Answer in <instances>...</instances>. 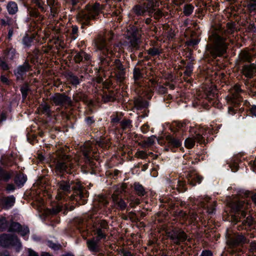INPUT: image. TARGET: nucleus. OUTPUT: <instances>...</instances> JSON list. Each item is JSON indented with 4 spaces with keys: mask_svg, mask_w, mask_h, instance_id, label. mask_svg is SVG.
I'll return each mask as SVG.
<instances>
[{
    "mask_svg": "<svg viewBox=\"0 0 256 256\" xmlns=\"http://www.w3.org/2000/svg\"><path fill=\"white\" fill-rule=\"evenodd\" d=\"M148 54L152 56L159 55L162 53L161 50L156 48H151L147 50Z\"/></svg>",
    "mask_w": 256,
    "mask_h": 256,
    "instance_id": "nucleus-39",
    "label": "nucleus"
},
{
    "mask_svg": "<svg viewBox=\"0 0 256 256\" xmlns=\"http://www.w3.org/2000/svg\"><path fill=\"white\" fill-rule=\"evenodd\" d=\"M155 139L156 136H154L148 137L146 140H145L144 141V146H150L154 144Z\"/></svg>",
    "mask_w": 256,
    "mask_h": 256,
    "instance_id": "nucleus-43",
    "label": "nucleus"
},
{
    "mask_svg": "<svg viewBox=\"0 0 256 256\" xmlns=\"http://www.w3.org/2000/svg\"><path fill=\"white\" fill-rule=\"evenodd\" d=\"M158 6V0H146L142 4H136L132 8V12L138 16H144L147 13L152 16L155 12V8Z\"/></svg>",
    "mask_w": 256,
    "mask_h": 256,
    "instance_id": "nucleus-5",
    "label": "nucleus"
},
{
    "mask_svg": "<svg viewBox=\"0 0 256 256\" xmlns=\"http://www.w3.org/2000/svg\"><path fill=\"white\" fill-rule=\"evenodd\" d=\"M188 182L192 186H195L196 184L201 183L203 178L199 175L195 170H192L188 172L186 175Z\"/></svg>",
    "mask_w": 256,
    "mask_h": 256,
    "instance_id": "nucleus-15",
    "label": "nucleus"
},
{
    "mask_svg": "<svg viewBox=\"0 0 256 256\" xmlns=\"http://www.w3.org/2000/svg\"><path fill=\"white\" fill-rule=\"evenodd\" d=\"M16 54V50L14 48H10L8 51L7 56L10 58L12 59L14 58Z\"/></svg>",
    "mask_w": 256,
    "mask_h": 256,
    "instance_id": "nucleus-54",
    "label": "nucleus"
},
{
    "mask_svg": "<svg viewBox=\"0 0 256 256\" xmlns=\"http://www.w3.org/2000/svg\"><path fill=\"white\" fill-rule=\"evenodd\" d=\"M120 126L124 130H130L132 127V121L130 120H124L120 122Z\"/></svg>",
    "mask_w": 256,
    "mask_h": 256,
    "instance_id": "nucleus-38",
    "label": "nucleus"
},
{
    "mask_svg": "<svg viewBox=\"0 0 256 256\" xmlns=\"http://www.w3.org/2000/svg\"><path fill=\"white\" fill-rule=\"evenodd\" d=\"M114 36V34L111 31L106 32L104 37L98 36L95 40V46L97 48L102 51V54L106 56L110 57L113 55V51L106 44V40L110 41Z\"/></svg>",
    "mask_w": 256,
    "mask_h": 256,
    "instance_id": "nucleus-7",
    "label": "nucleus"
},
{
    "mask_svg": "<svg viewBox=\"0 0 256 256\" xmlns=\"http://www.w3.org/2000/svg\"><path fill=\"white\" fill-rule=\"evenodd\" d=\"M78 160L69 156L62 154L60 155L56 164V172L57 174L62 173L72 174L77 166Z\"/></svg>",
    "mask_w": 256,
    "mask_h": 256,
    "instance_id": "nucleus-4",
    "label": "nucleus"
},
{
    "mask_svg": "<svg viewBox=\"0 0 256 256\" xmlns=\"http://www.w3.org/2000/svg\"><path fill=\"white\" fill-rule=\"evenodd\" d=\"M163 13L160 9L156 10L154 14V17L156 20H159L163 16Z\"/></svg>",
    "mask_w": 256,
    "mask_h": 256,
    "instance_id": "nucleus-58",
    "label": "nucleus"
},
{
    "mask_svg": "<svg viewBox=\"0 0 256 256\" xmlns=\"http://www.w3.org/2000/svg\"><path fill=\"white\" fill-rule=\"evenodd\" d=\"M103 8L102 5L98 2L87 4L84 10L78 14L76 20L81 23L82 28L84 26H90V21L95 20Z\"/></svg>",
    "mask_w": 256,
    "mask_h": 256,
    "instance_id": "nucleus-3",
    "label": "nucleus"
},
{
    "mask_svg": "<svg viewBox=\"0 0 256 256\" xmlns=\"http://www.w3.org/2000/svg\"><path fill=\"white\" fill-rule=\"evenodd\" d=\"M193 70V66L192 64L187 65L186 67V70L184 72V78H185V76L188 77L190 76L192 74Z\"/></svg>",
    "mask_w": 256,
    "mask_h": 256,
    "instance_id": "nucleus-44",
    "label": "nucleus"
},
{
    "mask_svg": "<svg viewBox=\"0 0 256 256\" xmlns=\"http://www.w3.org/2000/svg\"><path fill=\"white\" fill-rule=\"evenodd\" d=\"M246 242V239L242 234H234L228 238L227 244L230 246H234Z\"/></svg>",
    "mask_w": 256,
    "mask_h": 256,
    "instance_id": "nucleus-16",
    "label": "nucleus"
},
{
    "mask_svg": "<svg viewBox=\"0 0 256 256\" xmlns=\"http://www.w3.org/2000/svg\"><path fill=\"white\" fill-rule=\"evenodd\" d=\"M94 234L96 235V240L100 241L102 238H106V231L102 230L100 227H96L94 230Z\"/></svg>",
    "mask_w": 256,
    "mask_h": 256,
    "instance_id": "nucleus-30",
    "label": "nucleus"
},
{
    "mask_svg": "<svg viewBox=\"0 0 256 256\" xmlns=\"http://www.w3.org/2000/svg\"><path fill=\"white\" fill-rule=\"evenodd\" d=\"M216 92V89L212 88H211L206 90L205 91L206 98L210 102H211L212 100H214L217 98Z\"/></svg>",
    "mask_w": 256,
    "mask_h": 256,
    "instance_id": "nucleus-27",
    "label": "nucleus"
},
{
    "mask_svg": "<svg viewBox=\"0 0 256 256\" xmlns=\"http://www.w3.org/2000/svg\"><path fill=\"white\" fill-rule=\"evenodd\" d=\"M140 202L139 199L136 198V199L134 200H132L130 201V206L132 208H134L136 206L140 204Z\"/></svg>",
    "mask_w": 256,
    "mask_h": 256,
    "instance_id": "nucleus-62",
    "label": "nucleus"
},
{
    "mask_svg": "<svg viewBox=\"0 0 256 256\" xmlns=\"http://www.w3.org/2000/svg\"><path fill=\"white\" fill-rule=\"evenodd\" d=\"M8 11L10 14H14L18 10L17 4L13 2H9L6 6Z\"/></svg>",
    "mask_w": 256,
    "mask_h": 256,
    "instance_id": "nucleus-31",
    "label": "nucleus"
},
{
    "mask_svg": "<svg viewBox=\"0 0 256 256\" xmlns=\"http://www.w3.org/2000/svg\"><path fill=\"white\" fill-rule=\"evenodd\" d=\"M127 204L124 200L122 198H120L117 202L114 204L112 206V209L116 208H117L121 210H124L126 208Z\"/></svg>",
    "mask_w": 256,
    "mask_h": 256,
    "instance_id": "nucleus-34",
    "label": "nucleus"
},
{
    "mask_svg": "<svg viewBox=\"0 0 256 256\" xmlns=\"http://www.w3.org/2000/svg\"><path fill=\"white\" fill-rule=\"evenodd\" d=\"M88 60L90 58V56L84 51L76 52L74 57V60L76 63H80L83 60Z\"/></svg>",
    "mask_w": 256,
    "mask_h": 256,
    "instance_id": "nucleus-25",
    "label": "nucleus"
},
{
    "mask_svg": "<svg viewBox=\"0 0 256 256\" xmlns=\"http://www.w3.org/2000/svg\"><path fill=\"white\" fill-rule=\"evenodd\" d=\"M194 6L192 4H186L183 8V13L186 16L192 14L194 10Z\"/></svg>",
    "mask_w": 256,
    "mask_h": 256,
    "instance_id": "nucleus-35",
    "label": "nucleus"
},
{
    "mask_svg": "<svg viewBox=\"0 0 256 256\" xmlns=\"http://www.w3.org/2000/svg\"><path fill=\"white\" fill-rule=\"evenodd\" d=\"M13 175V171L10 170L7 172L0 168V180L8 182Z\"/></svg>",
    "mask_w": 256,
    "mask_h": 256,
    "instance_id": "nucleus-26",
    "label": "nucleus"
},
{
    "mask_svg": "<svg viewBox=\"0 0 256 256\" xmlns=\"http://www.w3.org/2000/svg\"><path fill=\"white\" fill-rule=\"evenodd\" d=\"M31 1L32 2L36 4L38 6L42 12L46 11V8L44 6V3L41 2L40 0H31Z\"/></svg>",
    "mask_w": 256,
    "mask_h": 256,
    "instance_id": "nucleus-48",
    "label": "nucleus"
},
{
    "mask_svg": "<svg viewBox=\"0 0 256 256\" xmlns=\"http://www.w3.org/2000/svg\"><path fill=\"white\" fill-rule=\"evenodd\" d=\"M10 245L20 246V242L16 236L3 234L0 236V246L7 247Z\"/></svg>",
    "mask_w": 256,
    "mask_h": 256,
    "instance_id": "nucleus-12",
    "label": "nucleus"
},
{
    "mask_svg": "<svg viewBox=\"0 0 256 256\" xmlns=\"http://www.w3.org/2000/svg\"><path fill=\"white\" fill-rule=\"evenodd\" d=\"M242 90L239 85L236 84L230 89L229 94L226 98L228 102L234 106L238 104L242 101V97L240 96Z\"/></svg>",
    "mask_w": 256,
    "mask_h": 256,
    "instance_id": "nucleus-10",
    "label": "nucleus"
},
{
    "mask_svg": "<svg viewBox=\"0 0 256 256\" xmlns=\"http://www.w3.org/2000/svg\"><path fill=\"white\" fill-rule=\"evenodd\" d=\"M247 7L250 12H256V0H249Z\"/></svg>",
    "mask_w": 256,
    "mask_h": 256,
    "instance_id": "nucleus-40",
    "label": "nucleus"
},
{
    "mask_svg": "<svg viewBox=\"0 0 256 256\" xmlns=\"http://www.w3.org/2000/svg\"><path fill=\"white\" fill-rule=\"evenodd\" d=\"M250 251L251 253L256 254V242L252 241L250 243Z\"/></svg>",
    "mask_w": 256,
    "mask_h": 256,
    "instance_id": "nucleus-56",
    "label": "nucleus"
},
{
    "mask_svg": "<svg viewBox=\"0 0 256 256\" xmlns=\"http://www.w3.org/2000/svg\"><path fill=\"white\" fill-rule=\"evenodd\" d=\"M50 8L51 14L52 16L53 17L55 16V15L58 12V6H57V5H55L54 6H52L50 7Z\"/></svg>",
    "mask_w": 256,
    "mask_h": 256,
    "instance_id": "nucleus-61",
    "label": "nucleus"
},
{
    "mask_svg": "<svg viewBox=\"0 0 256 256\" xmlns=\"http://www.w3.org/2000/svg\"><path fill=\"white\" fill-rule=\"evenodd\" d=\"M256 70V66L254 64H252L250 65H246L243 67L242 74H243L249 78H252Z\"/></svg>",
    "mask_w": 256,
    "mask_h": 256,
    "instance_id": "nucleus-21",
    "label": "nucleus"
},
{
    "mask_svg": "<svg viewBox=\"0 0 256 256\" xmlns=\"http://www.w3.org/2000/svg\"><path fill=\"white\" fill-rule=\"evenodd\" d=\"M254 220L252 216H248L246 219L242 222V224L244 226H250L253 224Z\"/></svg>",
    "mask_w": 256,
    "mask_h": 256,
    "instance_id": "nucleus-51",
    "label": "nucleus"
},
{
    "mask_svg": "<svg viewBox=\"0 0 256 256\" xmlns=\"http://www.w3.org/2000/svg\"><path fill=\"white\" fill-rule=\"evenodd\" d=\"M18 232H19L22 236H25L29 233V229L28 227L26 226H21V228L18 230Z\"/></svg>",
    "mask_w": 256,
    "mask_h": 256,
    "instance_id": "nucleus-53",
    "label": "nucleus"
},
{
    "mask_svg": "<svg viewBox=\"0 0 256 256\" xmlns=\"http://www.w3.org/2000/svg\"><path fill=\"white\" fill-rule=\"evenodd\" d=\"M29 90V86L27 84H25L20 88V91L23 99H25L26 98Z\"/></svg>",
    "mask_w": 256,
    "mask_h": 256,
    "instance_id": "nucleus-42",
    "label": "nucleus"
},
{
    "mask_svg": "<svg viewBox=\"0 0 256 256\" xmlns=\"http://www.w3.org/2000/svg\"><path fill=\"white\" fill-rule=\"evenodd\" d=\"M119 192H115L112 196V199L113 202V204L117 202L120 200V198L118 197L119 195Z\"/></svg>",
    "mask_w": 256,
    "mask_h": 256,
    "instance_id": "nucleus-57",
    "label": "nucleus"
},
{
    "mask_svg": "<svg viewBox=\"0 0 256 256\" xmlns=\"http://www.w3.org/2000/svg\"><path fill=\"white\" fill-rule=\"evenodd\" d=\"M207 137L206 130L201 128L199 132L196 134L194 138H188L185 140L184 145L186 148H192L195 144L196 141L200 144L205 142V138Z\"/></svg>",
    "mask_w": 256,
    "mask_h": 256,
    "instance_id": "nucleus-11",
    "label": "nucleus"
},
{
    "mask_svg": "<svg viewBox=\"0 0 256 256\" xmlns=\"http://www.w3.org/2000/svg\"><path fill=\"white\" fill-rule=\"evenodd\" d=\"M27 10L28 16L30 17L38 18L37 20L39 21H41L43 20L44 17L40 14L37 8L28 6Z\"/></svg>",
    "mask_w": 256,
    "mask_h": 256,
    "instance_id": "nucleus-24",
    "label": "nucleus"
},
{
    "mask_svg": "<svg viewBox=\"0 0 256 256\" xmlns=\"http://www.w3.org/2000/svg\"><path fill=\"white\" fill-rule=\"evenodd\" d=\"M212 253L210 250H205L202 252L200 256H212Z\"/></svg>",
    "mask_w": 256,
    "mask_h": 256,
    "instance_id": "nucleus-64",
    "label": "nucleus"
},
{
    "mask_svg": "<svg viewBox=\"0 0 256 256\" xmlns=\"http://www.w3.org/2000/svg\"><path fill=\"white\" fill-rule=\"evenodd\" d=\"M38 111L44 114L50 116V106L46 103L41 104L38 108Z\"/></svg>",
    "mask_w": 256,
    "mask_h": 256,
    "instance_id": "nucleus-33",
    "label": "nucleus"
},
{
    "mask_svg": "<svg viewBox=\"0 0 256 256\" xmlns=\"http://www.w3.org/2000/svg\"><path fill=\"white\" fill-rule=\"evenodd\" d=\"M20 228H21V225L18 223V222H12L9 228H8V231L10 232H18V230H20Z\"/></svg>",
    "mask_w": 256,
    "mask_h": 256,
    "instance_id": "nucleus-41",
    "label": "nucleus"
},
{
    "mask_svg": "<svg viewBox=\"0 0 256 256\" xmlns=\"http://www.w3.org/2000/svg\"><path fill=\"white\" fill-rule=\"evenodd\" d=\"M142 78L140 70L138 68H134V78L135 81L140 80Z\"/></svg>",
    "mask_w": 256,
    "mask_h": 256,
    "instance_id": "nucleus-46",
    "label": "nucleus"
},
{
    "mask_svg": "<svg viewBox=\"0 0 256 256\" xmlns=\"http://www.w3.org/2000/svg\"><path fill=\"white\" fill-rule=\"evenodd\" d=\"M210 198L206 196L204 198H201L200 200V206L204 208H208V212L209 214L213 213L215 208L214 207L216 206V202L214 201L212 204H208L210 202Z\"/></svg>",
    "mask_w": 256,
    "mask_h": 256,
    "instance_id": "nucleus-18",
    "label": "nucleus"
},
{
    "mask_svg": "<svg viewBox=\"0 0 256 256\" xmlns=\"http://www.w3.org/2000/svg\"><path fill=\"white\" fill-rule=\"evenodd\" d=\"M230 206L236 213L240 215V218H244L250 212L251 204L246 198L233 200L230 203Z\"/></svg>",
    "mask_w": 256,
    "mask_h": 256,
    "instance_id": "nucleus-6",
    "label": "nucleus"
},
{
    "mask_svg": "<svg viewBox=\"0 0 256 256\" xmlns=\"http://www.w3.org/2000/svg\"><path fill=\"white\" fill-rule=\"evenodd\" d=\"M128 40L132 48L138 49L140 42L141 34L140 31L134 26L130 28L128 31Z\"/></svg>",
    "mask_w": 256,
    "mask_h": 256,
    "instance_id": "nucleus-9",
    "label": "nucleus"
},
{
    "mask_svg": "<svg viewBox=\"0 0 256 256\" xmlns=\"http://www.w3.org/2000/svg\"><path fill=\"white\" fill-rule=\"evenodd\" d=\"M8 222L5 218H0V230H4L8 227Z\"/></svg>",
    "mask_w": 256,
    "mask_h": 256,
    "instance_id": "nucleus-50",
    "label": "nucleus"
},
{
    "mask_svg": "<svg viewBox=\"0 0 256 256\" xmlns=\"http://www.w3.org/2000/svg\"><path fill=\"white\" fill-rule=\"evenodd\" d=\"M177 190L180 192H184L186 190V184L182 180L178 182Z\"/></svg>",
    "mask_w": 256,
    "mask_h": 256,
    "instance_id": "nucleus-45",
    "label": "nucleus"
},
{
    "mask_svg": "<svg viewBox=\"0 0 256 256\" xmlns=\"http://www.w3.org/2000/svg\"><path fill=\"white\" fill-rule=\"evenodd\" d=\"M62 210V206L60 205H56V206L52 208L51 210V214H57L58 212H60Z\"/></svg>",
    "mask_w": 256,
    "mask_h": 256,
    "instance_id": "nucleus-59",
    "label": "nucleus"
},
{
    "mask_svg": "<svg viewBox=\"0 0 256 256\" xmlns=\"http://www.w3.org/2000/svg\"><path fill=\"white\" fill-rule=\"evenodd\" d=\"M166 140L168 144L174 148L180 147L181 145V142L171 136H166Z\"/></svg>",
    "mask_w": 256,
    "mask_h": 256,
    "instance_id": "nucleus-29",
    "label": "nucleus"
},
{
    "mask_svg": "<svg viewBox=\"0 0 256 256\" xmlns=\"http://www.w3.org/2000/svg\"><path fill=\"white\" fill-rule=\"evenodd\" d=\"M113 66L116 76L120 82L122 81L124 78L125 70L120 61L118 59L116 60Z\"/></svg>",
    "mask_w": 256,
    "mask_h": 256,
    "instance_id": "nucleus-14",
    "label": "nucleus"
},
{
    "mask_svg": "<svg viewBox=\"0 0 256 256\" xmlns=\"http://www.w3.org/2000/svg\"><path fill=\"white\" fill-rule=\"evenodd\" d=\"M51 100L56 106H70L72 104L70 98L64 94L57 93L51 98Z\"/></svg>",
    "mask_w": 256,
    "mask_h": 256,
    "instance_id": "nucleus-13",
    "label": "nucleus"
},
{
    "mask_svg": "<svg viewBox=\"0 0 256 256\" xmlns=\"http://www.w3.org/2000/svg\"><path fill=\"white\" fill-rule=\"evenodd\" d=\"M26 176H24V174H18L15 178L14 182L15 183L19 186H22L24 183L26 181Z\"/></svg>",
    "mask_w": 256,
    "mask_h": 256,
    "instance_id": "nucleus-32",
    "label": "nucleus"
},
{
    "mask_svg": "<svg viewBox=\"0 0 256 256\" xmlns=\"http://www.w3.org/2000/svg\"><path fill=\"white\" fill-rule=\"evenodd\" d=\"M238 59L240 62H250L252 59V56L248 50H244L239 54Z\"/></svg>",
    "mask_w": 256,
    "mask_h": 256,
    "instance_id": "nucleus-20",
    "label": "nucleus"
},
{
    "mask_svg": "<svg viewBox=\"0 0 256 256\" xmlns=\"http://www.w3.org/2000/svg\"><path fill=\"white\" fill-rule=\"evenodd\" d=\"M98 242L99 241L96 240L94 238L88 240L86 241V245L88 249L92 252H99Z\"/></svg>",
    "mask_w": 256,
    "mask_h": 256,
    "instance_id": "nucleus-22",
    "label": "nucleus"
},
{
    "mask_svg": "<svg viewBox=\"0 0 256 256\" xmlns=\"http://www.w3.org/2000/svg\"><path fill=\"white\" fill-rule=\"evenodd\" d=\"M134 188L136 194L140 196H144L146 194V191L144 187L139 182H134Z\"/></svg>",
    "mask_w": 256,
    "mask_h": 256,
    "instance_id": "nucleus-28",
    "label": "nucleus"
},
{
    "mask_svg": "<svg viewBox=\"0 0 256 256\" xmlns=\"http://www.w3.org/2000/svg\"><path fill=\"white\" fill-rule=\"evenodd\" d=\"M48 245L50 248L54 250H58L61 248L60 244H54L52 242H48Z\"/></svg>",
    "mask_w": 256,
    "mask_h": 256,
    "instance_id": "nucleus-55",
    "label": "nucleus"
},
{
    "mask_svg": "<svg viewBox=\"0 0 256 256\" xmlns=\"http://www.w3.org/2000/svg\"><path fill=\"white\" fill-rule=\"evenodd\" d=\"M74 182L72 181L70 182V181H60L59 182L56 198L58 200L64 198L65 196L70 193V188H72L74 192L73 194L71 196V199L76 200V201L81 200L82 202H80V204H84L86 201V198L88 196V191L78 183H77L76 186H72Z\"/></svg>",
    "mask_w": 256,
    "mask_h": 256,
    "instance_id": "nucleus-1",
    "label": "nucleus"
},
{
    "mask_svg": "<svg viewBox=\"0 0 256 256\" xmlns=\"http://www.w3.org/2000/svg\"><path fill=\"white\" fill-rule=\"evenodd\" d=\"M72 32L70 33L72 38L76 40L78 36V27L76 26H72Z\"/></svg>",
    "mask_w": 256,
    "mask_h": 256,
    "instance_id": "nucleus-49",
    "label": "nucleus"
},
{
    "mask_svg": "<svg viewBox=\"0 0 256 256\" xmlns=\"http://www.w3.org/2000/svg\"><path fill=\"white\" fill-rule=\"evenodd\" d=\"M30 66L28 62H25L22 65L19 66L14 72L17 78L22 79V76L30 70Z\"/></svg>",
    "mask_w": 256,
    "mask_h": 256,
    "instance_id": "nucleus-19",
    "label": "nucleus"
},
{
    "mask_svg": "<svg viewBox=\"0 0 256 256\" xmlns=\"http://www.w3.org/2000/svg\"><path fill=\"white\" fill-rule=\"evenodd\" d=\"M96 227H100L101 229L106 231V230L108 228V225L105 220H100L98 222Z\"/></svg>",
    "mask_w": 256,
    "mask_h": 256,
    "instance_id": "nucleus-47",
    "label": "nucleus"
},
{
    "mask_svg": "<svg viewBox=\"0 0 256 256\" xmlns=\"http://www.w3.org/2000/svg\"><path fill=\"white\" fill-rule=\"evenodd\" d=\"M85 121L87 124L90 126L94 122V120L92 116H88L86 118Z\"/></svg>",
    "mask_w": 256,
    "mask_h": 256,
    "instance_id": "nucleus-63",
    "label": "nucleus"
},
{
    "mask_svg": "<svg viewBox=\"0 0 256 256\" xmlns=\"http://www.w3.org/2000/svg\"><path fill=\"white\" fill-rule=\"evenodd\" d=\"M31 42H32V40L30 38H28V36H25L23 38L22 42H23V44H24L25 46H30Z\"/></svg>",
    "mask_w": 256,
    "mask_h": 256,
    "instance_id": "nucleus-60",
    "label": "nucleus"
},
{
    "mask_svg": "<svg viewBox=\"0 0 256 256\" xmlns=\"http://www.w3.org/2000/svg\"><path fill=\"white\" fill-rule=\"evenodd\" d=\"M166 235L176 245H180L188 239L187 234L181 228H174L166 232Z\"/></svg>",
    "mask_w": 256,
    "mask_h": 256,
    "instance_id": "nucleus-8",
    "label": "nucleus"
},
{
    "mask_svg": "<svg viewBox=\"0 0 256 256\" xmlns=\"http://www.w3.org/2000/svg\"><path fill=\"white\" fill-rule=\"evenodd\" d=\"M236 30V24L234 22H228L226 24V32L228 34H232Z\"/></svg>",
    "mask_w": 256,
    "mask_h": 256,
    "instance_id": "nucleus-36",
    "label": "nucleus"
},
{
    "mask_svg": "<svg viewBox=\"0 0 256 256\" xmlns=\"http://www.w3.org/2000/svg\"><path fill=\"white\" fill-rule=\"evenodd\" d=\"M206 50L211 56L216 58L220 56L226 52L228 45L226 39L222 38L216 32L212 33L209 36Z\"/></svg>",
    "mask_w": 256,
    "mask_h": 256,
    "instance_id": "nucleus-2",
    "label": "nucleus"
},
{
    "mask_svg": "<svg viewBox=\"0 0 256 256\" xmlns=\"http://www.w3.org/2000/svg\"><path fill=\"white\" fill-rule=\"evenodd\" d=\"M135 156L138 158L144 159L147 158L148 155L146 154V152L144 151L140 150L136 153Z\"/></svg>",
    "mask_w": 256,
    "mask_h": 256,
    "instance_id": "nucleus-52",
    "label": "nucleus"
},
{
    "mask_svg": "<svg viewBox=\"0 0 256 256\" xmlns=\"http://www.w3.org/2000/svg\"><path fill=\"white\" fill-rule=\"evenodd\" d=\"M81 150L86 160L92 163V162L90 161L92 148L90 146V142L84 144V146L81 148Z\"/></svg>",
    "mask_w": 256,
    "mask_h": 256,
    "instance_id": "nucleus-23",
    "label": "nucleus"
},
{
    "mask_svg": "<svg viewBox=\"0 0 256 256\" xmlns=\"http://www.w3.org/2000/svg\"><path fill=\"white\" fill-rule=\"evenodd\" d=\"M68 79L72 85L76 86L80 83V80L78 77L72 73L68 74Z\"/></svg>",
    "mask_w": 256,
    "mask_h": 256,
    "instance_id": "nucleus-37",
    "label": "nucleus"
},
{
    "mask_svg": "<svg viewBox=\"0 0 256 256\" xmlns=\"http://www.w3.org/2000/svg\"><path fill=\"white\" fill-rule=\"evenodd\" d=\"M16 202V198L14 196H4L0 200V206L4 208L9 209L12 207Z\"/></svg>",
    "mask_w": 256,
    "mask_h": 256,
    "instance_id": "nucleus-17",
    "label": "nucleus"
}]
</instances>
